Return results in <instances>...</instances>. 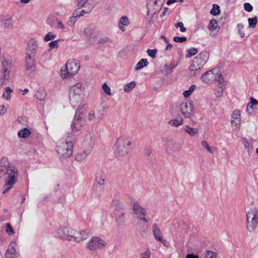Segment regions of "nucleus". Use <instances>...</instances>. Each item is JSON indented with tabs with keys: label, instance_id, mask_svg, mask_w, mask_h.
Wrapping results in <instances>:
<instances>
[{
	"label": "nucleus",
	"instance_id": "nucleus-52",
	"mask_svg": "<svg viewBox=\"0 0 258 258\" xmlns=\"http://www.w3.org/2000/svg\"><path fill=\"white\" fill-rule=\"evenodd\" d=\"M157 241L160 242L164 246L168 247L170 246L169 242L164 238L163 236L160 237Z\"/></svg>",
	"mask_w": 258,
	"mask_h": 258
},
{
	"label": "nucleus",
	"instance_id": "nucleus-3",
	"mask_svg": "<svg viewBox=\"0 0 258 258\" xmlns=\"http://www.w3.org/2000/svg\"><path fill=\"white\" fill-rule=\"evenodd\" d=\"M85 88L81 83H78L72 86L69 93V99L72 106L75 108L77 107L79 111L80 104L82 102L84 97Z\"/></svg>",
	"mask_w": 258,
	"mask_h": 258
},
{
	"label": "nucleus",
	"instance_id": "nucleus-34",
	"mask_svg": "<svg viewBox=\"0 0 258 258\" xmlns=\"http://www.w3.org/2000/svg\"><path fill=\"white\" fill-rule=\"evenodd\" d=\"M31 134L30 131L27 128L20 130L18 133V136L21 138H26Z\"/></svg>",
	"mask_w": 258,
	"mask_h": 258
},
{
	"label": "nucleus",
	"instance_id": "nucleus-46",
	"mask_svg": "<svg viewBox=\"0 0 258 258\" xmlns=\"http://www.w3.org/2000/svg\"><path fill=\"white\" fill-rule=\"evenodd\" d=\"M177 65H178V63H177L175 65H173V66H172V67H170L167 64H165L164 66V68L165 69L164 74L166 75H167L170 74L172 72L173 69L174 68H175Z\"/></svg>",
	"mask_w": 258,
	"mask_h": 258
},
{
	"label": "nucleus",
	"instance_id": "nucleus-7",
	"mask_svg": "<svg viewBox=\"0 0 258 258\" xmlns=\"http://www.w3.org/2000/svg\"><path fill=\"white\" fill-rule=\"evenodd\" d=\"M247 229L250 232H253L258 225V211L251 209L246 213Z\"/></svg>",
	"mask_w": 258,
	"mask_h": 258
},
{
	"label": "nucleus",
	"instance_id": "nucleus-9",
	"mask_svg": "<svg viewBox=\"0 0 258 258\" xmlns=\"http://www.w3.org/2000/svg\"><path fill=\"white\" fill-rule=\"evenodd\" d=\"M107 243L99 237L93 236L87 244V248L90 250L100 249L106 246Z\"/></svg>",
	"mask_w": 258,
	"mask_h": 258
},
{
	"label": "nucleus",
	"instance_id": "nucleus-29",
	"mask_svg": "<svg viewBox=\"0 0 258 258\" xmlns=\"http://www.w3.org/2000/svg\"><path fill=\"white\" fill-rule=\"evenodd\" d=\"M218 71L216 72V73L214 75L213 80H215L219 82V85H224L225 86V81L223 77V76L221 73L219 72V70L218 69H216Z\"/></svg>",
	"mask_w": 258,
	"mask_h": 258
},
{
	"label": "nucleus",
	"instance_id": "nucleus-43",
	"mask_svg": "<svg viewBox=\"0 0 258 258\" xmlns=\"http://www.w3.org/2000/svg\"><path fill=\"white\" fill-rule=\"evenodd\" d=\"M225 88L224 85H218L217 89L216 91L215 94L217 97H220L223 94V91Z\"/></svg>",
	"mask_w": 258,
	"mask_h": 258
},
{
	"label": "nucleus",
	"instance_id": "nucleus-16",
	"mask_svg": "<svg viewBox=\"0 0 258 258\" xmlns=\"http://www.w3.org/2000/svg\"><path fill=\"white\" fill-rule=\"evenodd\" d=\"M73 229H69L67 227H60L57 231V234L60 238L71 241L72 240V234L71 232Z\"/></svg>",
	"mask_w": 258,
	"mask_h": 258
},
{
	"label": "nucleus",
	"instance_id": "nucleus-48",
	"mask_svg": "<svg viewBox=\"0 0 258 258\" xmlns=\"http://www.w3.org/2000/svg\"><path fill=\"white\" fill-rule=\"evenodd\" d=\"M217 253L213 251L208 250L205 254V258H216Z\"/></svg>",
	"mask_w": 258,
	"mask_h": 258
},
{
	"label": "nucleus",
	"instance_id": "nucleus-40",
	"mask_svg": "<svg viewBox=\"0 0 258 258\" xmlns=\"http://www.w3.org/2000/svg\"><path fill=\"white\" fill-rule=\"evenodd\" d=\"M12 92V90L10 87H7L5 89V92L3 94V98L6 100H9L11 98V93Z\"/></svg>",
	"mask_w": 258,
	"mask_h": 258
},
{
	"label": "nucleus",
	"instance_id": "nucleus-37",
	"mask_svg": "<svg viewBox=\"0 0 258 258\" xmlns=\"http://www.w3.org/2000/svg\"><path fill=\"white\" fill-rule=\"evenodd\" d=\"M186 51L187 54H186L185 56L186 58H189L196 54L198 52V50L196 48L191 47L187 49Z\"/></svg>",
	"mask_w": 258,
	"mask_h": 258
},
{
	"label": "nucleus",
	"instance_id": "nucleus-2",
	"mask_svg": "<svg viewBox=\"0 0 258 258\" xmlns=\"http://www.w3.org/2000/svg\"><path fill=\"white\" fill-rule=\"evenodd\" d=\"M74 136L69 133L56 143V151L59 158L67 159L73 154Z\"/></svg>",
	"mask_w": 258,
	"mask_h": 258
},
{
	"label": "nucleus",
	"instance_id": "nucleus-51",
	"mask_svg": "<svg viewBox=\"0 0 258 258\" xmlns=\"http://www.w3.org/2000/svg\"><path fill=\"white\" fill-rule=\"evenodd\" d=\"M77 18H76L73 15L71 17L68 21V25L71 27H73L77 21Z\"/></svg>",
	"mask_w": 258,
	"mask_h": 258
},
{
	"label": "nucleus",
	"instance_id": "nucleus-64",
	"mask_svg": "<svg viewBox=\"0 0 258 258\" xmlns=\"http://www.w3.org/2000/svg\"><path fill=\"white\" fill-rule=\"evenodd\" d=\"M150 252L149 250H147L145 253L141 254V258H150Z\"/></svg>",
	"mask_w": 258,
	"mask_h": 258
},
{
	"label": "nucleus",
	"instance_id": "nucleus-58",
	"mask_svg": "<svg viewBox=\"0 0 258 258\" xmlns=\"http://www.w3.org/2000/svg\"><path fill=\"white\" fill-rule=\"evenodd\" d=\"M112 204H114L116 206L115 209L116 210H117L118 208L119 209H121L122 210H123V208H124L123 205L122 203L119 202L118 201H113Z\"/></svg>",
	"mask_w": 258,
	"mask_h": 258
},
{
	"label": "nucleus",
	"instance_id": "nucleus-14",
	"mask_svg": "<svg viewBox=\"0 0 258 258\" xmlns=\"http://www.w3.org/2000/svg\"><path fill=\"white\" fill-rule=\"evenodd\" d=\"M72 235V240L77 242L84 241L89 237L90 233L88 230H76L73 229L71 232Z\"/></svg>",
	"mask_w": 258,
	"mask_h": 258
},
{
	"label": "nucleus",
	"instance_id": "nucleus-32",
	"mask_svg": "<svg viewBox=\"0 0 258 258\" xmlns=\"http://www.w3.org/2000/svg\"><path fill=\"white\" fill-rule=\"evenodd\" d=\"M148 64V60L145 58L141 59L136 64L135 70H140L143 68L144 67L147 66Z\"/></svg>",
	"mask_w": 258,
	"mask_h": 258
},
{
	"label": "nucleus",
	"instance_id": "nucleus-1",
	"mask_svg": "<svg viewBox=\"0 0 258 258\" xmlns=\"http://www.w3.org/2000/svg\"><path fill=\"white\" fill-rule=\"evenodd\" d=\"M0 173L3 174L2 177L5 182L4 186L5 189L3 191V194H5L12 189L17 182L18 170L15 165L9 163L7 158L3 157L0 162Z\"/></svg>",
	"mask_w": 258,
	"mask_h": 258
},
{
	"label": "nucleus",
	"instance_id": "nucleus-11",
	"mask_svg": "<svg viewBox=\"0 0 258 258\" xmlns=\"http://www.w3.org/2000/svg\"><path fill=\"white\" fill-rule=\"evenodd\" d=\"M132 204V210L135 217L146 223L148 222V221L145 218L146 209L143 208L137 201L134 202Z\"/></svg>",
	"mask_w": 258,
	"mask_h": 258
},
{
	"label": "nucleus",
	"instance_id": "nucleus-47",
	"mask_svg": "<svg viewBox=\"0 0 258 258\" xmlns=\"http://www.w3.org/2000/svg\"><path fill=\"white\" fill-rule=\"evenodd\" d=\"M59 39H57L52 41H51L49 43L48 45L50 47V49L51 50L54 48H57L58 47V43L59 42Z\"/></svg>",
	"mask_w": 258,
	"mask_h": 258
},
{
	"label": "nucleus",
	"instance_id": "nucleus-59",
	"mask_svg": "<svg viewBox=\"0 0 258 258\" xmlns=\"http://www.w3.org/2000/svg\"><path fill=\"white\" fill-rule=\"evenodd\" d=\"M84 140L86 142H88L89 143L90 145H91L92 143H90V142H92V140H93L92 134L90 133H87L85 137Z\"/></svg>",
	"mask_w": 258,
	"mask_h": 258
},
{
	"label": "nucleus",
	"instance_id": "nucleus-13",
	"mask_svg": "<svg viewBox=\"0 0 258 258\" xmlns=\"http://www.w3.org/2000/svg\"><path fill=\"white\" fill-rule=\"evenodd\" d=\"M38 44L34 38H31L28 42L25 50V56L35 57Z\"/></svg>",
	"mask_w": 258,
	"mask_h": 258
},
{
	"label": "nucleus",
	"instance_id": "nucleus-39",
	"mask_svg": "<svg viewBox=\"0 0 258 258\" xmlns=\"http://www.w3.org/2000/svg\"><path fill=\"white\" fill-rule=\"evenodd\" d=\"M136 83L135 81H132L131 83L125 85L124 88V91L126 92H129L132 91L136 86Z\"/></svg>",
	"mask_w": 258,
	"mask_h": 258
},
{
	"label": "nucleus",
	"instance_id": "nucleus-8",
	"mask_svg": "<svg viewBox=\"0 0 258 258\" xmlns=\"http://www.w3.org/2000/svg\"><path fill=\"white\" fill-rule=\"evenodd\" d=\"M24 67L25 75L30 78H33L35 76L36 70L35 57L25 56Z\"/></svg>",
	"mask_w": 258,
	"mask_h": 258
},
{
	"label": "nucleus",
	"instance_id": "nucleus-57",
	"mask_svg": "<svg viewBox=\"0 0 258 258\" xmlns=\"http://www.w3.org/2000/svg\"><path fill=\"white\" fill-rule=\"evenodd\" d=\"M108 42H112V40L111 39L107 37H103L98 40L99 44H103Z\"/></svg>",
	"mask_w": 258,
	"mask_h": 258
},
{
	"label": "nucleus",
	"instance_id": "nucleus-44",
	"mask_svg": "<svg viewBox=\"0 0 258 258\" xmlns=\"http://www.w3.org/2000/svg\"><path fill=\"white\" fill-rule=\"evenodd\" d=\"M56 37V35L52 32H48L44 37V40L45 41H48L54 39Z\"/></svg>",
	"mask_w": 258,
	"mask_h": 258
},
{
	"label": "nucleus",
	"instance_id": "nucleus-17",
	"mask_svg": "<svg viewBox=\"0 0 258 258\" xmlns=\"http://www.w3.org/2000/svg\"><path fill=\"white\" fill-rule=\"evenodd\" d=\"M83 126V120L80 114L77 111L71 127L73 132L79 131Z\"/></svg>",
	"mask_w": 258,
	"mask_h": 258
},
{
	"label": "nucleus",
	"instance_id": "nucleus-23",
	"mask_svg": "<svg viewBox=\"0 0 258 258\" xmlns=\"http://www.w3.org/2000/svg\"><path fill=\"white\" fill-rule=\"evenodd\" d=\"M94 8V6L92 5H89V7L87 10H83L81 8H78L74 12L73 15L76 18L83 16L85 14H88L90 13Z\"/></svg>",
	"mask_w": 258,
	"mask_h": 258
},
{
	"label": "nucleus",
	"instance_id": "nucleus-31",
	"mask_svg": "<svg viewBox=\"0 0 258 258\" xmlns=\"http://www.w3.org/2000/svg\"><path fill=\"white\" fill-rule=\"evenodd\" d=\"M168 148L170 150L173 152L179 151L180 149V147L178 144L174 141L168 142Z\"/></svg>",
	"mask_w": 258,
	"mask_h": 258
},
{
	"label": "nucleus",
	"instance_id": "nucleus-24",
	"mask_svg": "<svg viewBox=\"0 0 258 258\" xmlns=\"http://www.w3.org/2000/svg\"><path fill=\"white\" fill-rule=\"evenodd\" d=\"M92 147L90 149L78 152L75 155V160L78 162H82L84 160L91 151Z\"/></svg>",
	"mask_w": 258,
	"mask_h": 258
},
{
	"label": "nucleus",
	"instance_id": "nucleus-41",
	"mask_svg": "<svg viewBox=\"0 0 258 258\" xmlns=\"http://www.w3.org/2000/svg\"><path fill=\"white\" fill-rule=\"evenodd\" d=\"M13 25V20L12 18H9L4 21L3 25L7 28H11Z\"/></svg>",
	"mask_w": 258,
	"mask_h": 258
},
{
	"label": "nucleus",
	"instance_id": "nucleus-20",
	"mask_svg": "<svg viewBox=\"0 0 258 258\" xmlns=\"http://www.w3.org/2000/svg\"><path fill=\"white\" fill-rule=\"evenodd\" d=\"M218 71L216 69H213L205 72L201 77L202 81L206 83H210L213 80L214 75Z\"/></svg>",
	"mask_w": 258,
	"mask_h": 258
},
{
	"label": "nucleus",
	"instance_id": "nucleus-18",
	"mask_svg": "<svg viewBox=\"0 0 258 258\" xmlns=\"http://www.w3.org/2000/svg\"><path fill=\"white\" fill-rule=\"evenodd\" d=\"M125 213L122 211L115 212V221L117 226L119 229H122L125 226Z\"/></svg>",
	"mask_w": 258,
	"mask_h": 258
},
{
	"label": "nucleus",
	"instance_id": "nucleus-53",
	"mask_svg": "<svg viewBox=\"0 0 258 258\" xmlns=\"http://www.w3.org/2000/svg\"><path fill=\"white\" fill-rule=\"evenodd\" d=\"M148 54L152 58H155L156 54L157 52V50L156 49H148L147 51Z\"/></svg>",
	"mask_w": 258,
	"mask_h": 258
},
{
	"label": "nucleus",
	"instance_id": "nucleus-61",
	"mask_svg": "<svg viewBox=\"0 0 258 258\" xmlns=\"http://www.w3.org/2000/svg\"><path fill=\"white\" fill-rule=\"evenodd\" d=\"M170 12V11L169 9H168V8H165L164 9V11L160 15V17L163 18L166 14H169Z\"/></svg>",
	"mask_w": 258,
	"mask_h": 258
},
{
	"label": "nucleus",
	"instance_id": "nucleus-42",
	"mask_svg": "<svg viewBox=\"0 0 258 258\" xmlns=\"http://www.w3.org/2000/svg\"><path fill=\"white\" fill-rule=\"evenodd\" d=\"M248 22L249 27L251 28H254L257 23V17H254V18H248Z\"/></svg>",
	"mask_w": 258,
	"mask_h": 258
},
{
	"label": "nucleus",
	"instance_id": "nucleus-50",
	"mask_svg": "<svg viewBox=\"0 0 258 258\" xmlns=\"http://www.w3.org/2000/svg\"><path fill=\"white\" fill-rule=\"evenodd\" d=\"M102 89L106 94L111 95L110 88L106 83H104L102 85Z\"/></svg>",
	"mask_w": 258,
	"mask_h": 258
},
{
	"label": "nucleus",
	"instance_id": "nucleus-54",
	"mask_svg": "<svg viewBox=\"0 0 258 258\" xmlns=\"http://www.w3.org/2000/svg\"><path fill=\"white\" fill-rule=\"evenodd\" d=\"M187 38L186 37L182 36V37H178L175 36L173 38V40L174 41L176 42H185Z\"/></svg>",
	"mask_w": 258,
	"mask_h": 258
},
{
	"label": "nucleus",
	"instance_id": "nucleus-33",
	"mask_svg": "<svg viewBox=\"0 0 258 258\" xmlns=\"http://www.w3.org/2000/svg\"><path fill=\"white\" fill-rule=\"evenodd\" d=\"M129 22L127 17L126 16H123L119 20L118 26L120 29L122 30L124 27L127 26Z\"/></svg>",
	"mask_w": 258,
	"mask_h": 258
},
{
	"label": "nucleus",
	"instance_id": "nucleus-45",
	"mask_svg": "<svg viewBox=\"0 0 258 258\" xmlns=\"http://www.w3.org/2000/svg\"><path fill=\"white\" fill-rule=\"evenodd\" d=\"M217 21L215 19H212L210 21L209 29L210 31H214L217 28Z\"/></svg>",
	"mask_w": 258,
	"mask_h": 258
},
{
	"label": "nucleus",
	"instance_id": "nucleus-15",
	"mask_svg": "<svg viewBox=\"0 0 258 258\" xmlns=\"http://www.w3.org/2000/svg\"><path fill=\"white\" fill-rule=\"evenodd\" d=\"M9 64L7 61L4 60L2 62V76L0 78V86L6 84L9 78V72L8 71Z\"/></svg>",
	"mask_w": 258,
	"mask_h": 258
},
{
	"label": "nucleus",
	"instance_id": "nucleus-4",
	"mask_svg": "<svg viewBox=\"0 0 258 258\" xmlns=\"http://www.w3.org/2000/svg\"><path fill=\"white\" fill-rule=\"evenodd\" d=\"M132 145L131 139L126 136L119 137L114 147V153L116 156H123L127 154L130 150Z\"/></svg>",
	"mask_w": 258,
	"mask_h": 258
},
{
	"label": "nucleus",
	"instance_id": "nucleus-56",
	"mask_svg": "<svg viewBox=\"0 0 258 258\" xmlns=\"http://www.w3.org/2000/svg\"><path fill=\"white\" fill-rule=\"evenodd\" d=\"M175 27L176 28L179 27L180 28V31L181 32H184L186 31V29L184 27L183 24V23L182 22H179L177 23H176L175 24Z\"/></svg>",
	"mask_w": 258,
	"mask_h": 258
},
{
	"label": "nucleus",
	"instance_id": "nucleus-60",
	"mask_svg": "<svg viewBox=\"0 0 258 258\" xmlns=\"http://www.w3.org/2000/svg\"><path fill=\"white\" fill-rule=\"evenodd\" d=\"M244 8L245 11L248 12H250L252 11V6L248 3H245L244 4Z\"/></svg>",
	"mask_w": 258,
	"mask_h": 258
},
{
	"label": "nucleus",
	"instance_id": "nucleus-6",
	"mask_svg": "<svg viewBox=\"0 0 258 258\" xmlns=\"http://www.w3.org/2000/svg\"><path fill=\"white\" fill-rule=\"evenodd\" d=\"M209 53L204 51L195 57L189 67L190 71L196 72L200 70L206 63L209 58Z\"/></svg>",
	"mask_w": 258,
	"mask_h": 258
},
{
	"label": "nucleus",
	"instance_id": "nucleus-28",
	"mask_svg": "<svg viewBox=\"0 0 258 258\" xmlns=\"http://www.w3.org/2000/svg\"><path fill=\"white\" fill-rule=\"evenodd\" d=\"M183 130L191 137L196 136L199 132V130L197 128H193L187 125H184L183 126Z\"/></svg>",
	"mask_w": 258,
	"mask_h": 258
},
{
	"label": "nucleus",
	"instance_id": "nucleus-19",
	"mask_svg": "<svg viewBox=\"0 0 258 258\" xmlns=\"http://www.w3.org/2000/svg\"><path fill=\"white\" fill-rule=\"evenodd\" d=\"M231 124L236 129L239 127L241 123L240 112L239 110H234L231 115Z\"/></svg>",
	"mask_w": 258,
	"mask_h": 258
},
{
	"label": "nucleus",
	"instance_id": "nucleus-22",
	"mask_svg": "<svg viewBox=\"0 0 258 258\" xmlns=\"http://www.w3.org/2000/svg\"><path fill=\"white\" fill-rule=\"evenodd\" d=\"M106 176L101 169L97 170L95 173V180L100 185H104L105 183Z\"/></svg>",
	"mask_w": 258,
	"mask_h": 258
},
{
	"label": "nucleus",
	"instance_id": "nucleus-26",
	"mask_svg": "<svg viewBox=\"0 0 258 258\" xmlns=\"http://www.w3.org/2000/svg\"><path fill=\"white\" fill-rule=\"evenodd\" d=\"M153 235L156 240L159 239L163 236L162 231L160 229L159 225L157 223L153 224L152 227Z\"/></svg>",
	"mask_w": 258,
	"mask_h": 258
},
{
	"label": "nucleus",
	"instance_id": "nucleus-55",
	"mask_svg": "<svg viewBox=\"0 0 258 258\" xmlns=\"http://www.w3.org/2000/svg\"><path fill=\"white\" fill-rule=\"evenodd\" d=\"M6 231V232L10 235H12L14 234V231L13 230L10 223H7Z\"/></svg>",
	"mask_w": 258,
	"mask_h": 258
},
{
	"label": "nucleus",
	"instance_id": "nucleus-36",
	"mask_svg": "<svg viewBox=\"0 0 258 258\" xmlns=\"http://www.w3.org/2000/svg\"><path fill=\"white\" fill-rule=\"evenodd\" d=\"M197 86L195 85H191L188 90H185L183 93V95L184 97L187 98L189 97L191 94L194 91L195 89L196 88Z\"/></svg>",
	"mask_w": 258,
	"mask_h": 258
},
{
	"label": "nucleus",
	"instance_id": "nucleus-27",
	"mask_svg": "<svg viewBox=\"0 0 258 258\" xmlns=\"http://www.w3.org/2000/svg\"><path fill=\"white\" fill-rule=\"evenodd\" d=\"M84 33L90 42L93 43L95 41L94 31L92 29L87 28L84 30Z\"/></svg>",
	"mask_w": 258,
	"mask_h": 258
},
{
	"label": "nucleus",
	"instance_id": "nucleus-25",
	"mask_svg": "<svg viewBox=\"0 0 258 258\" xmlns=\"http://www.w3.org/2000/svg\"><path fill=\"white\" fill-rule=\"evenodd\" d=\"M103 114L99 112H95L94 111H90L88 114V119L90 121L94 120L97 122H99L102 120Z\"/></svg>",
	"mask_w": 258,
	"mask_h": 258
},
{
	"label": "nucleus",
	"instance_id": "nucleus-12",
	"mask_svg": "<svg viewBox=\"0 0 258 258\" xmlns=\"http://www.w3.org/2000/svg\"><path fill=\"white\" fill-rule=\"evenodd\" d=\"M182 115L185 118H190L194 115V106L191 102H183L179 105Z\"/></svg>",
	"mask_w": 258,
	"mask_h": 258
},
{
	"label": "nucleus",
	"instance_id": "nucleus-10",
	"mask_svg": "<svg viewBox=\"0 0 258 258\" xmlns=\"http://www.w3.org/2000/svg\"><path fill=\"white\" fill-rule=\"evenodd\" d=\"M165 0H150L147 4L148 15L153 16L158 13L162 9Z\"/></svg>",
	"mask_w": 258,
	"mask_h": 258
},
{
	"label": "nucleus",
	"instance_id": "nucleus-63",
	"mask_svg": "<svg viewBox=\"0 0 258 258\" xmlns=\"http://www.w3.org/2000/svg\"><path fill=\"white\" fill-rule=\"evenodd\" d=\"M145 154L147 156H149L152 152L151 148L150 147H147L145 149L144 151Z\"/></svg>",
	"mask_w": 258,
	"mask_h": 258
},
{
	"label": "nucleus",
	"instance_id": "nucleus-21",
	"mask_svg": "<svg viewBox=\"0 0 258 258\" xmlns=\"http://www.w3.org/2000/svg\"><path fill=\"white\" fill-rule=\"evenodd\" d=\"M16 245L17 243L15 242L10 243L5 254L6 258H16L17 257V253L15 249Z\"/></svg>",
	"mask_w": 258,
	"mask_h": 258
},
{
	"label": "nucleus",
	"instance_id": "nucleus-30",
	"mask_svg": "<svg viewBox=\"0 0 258 258\" xmlns=\"http://www.w3.org/2000/svg\"><path fill=\"white\" fill-rule=\"evenodd\" d=\"M46 96V92L43 88H39L36 92L35 97L37 99L40 101H43Z\"/></svg>",
	"mask_w": 258,
	"mask_h": 258
},
{
	"label": "nucleus",
	"instance_id": "nucleus-62",
	"mask_svg": "<svg viewBox=\"0 0 258 258\" xmlns=\"http://www.w3.org/2000/svg\"><path fill=\"white\" fill-rule=\"evenodd\" d=\"M57 22V26L58 28H60L61 30L64 29V25L63 24V23L61 22V21L59 20L58 19H56Z\"/></svg>",
	"mask_w": 258,
	"mask_h": 258
},
{
	"label": "nucleus",
	"instance_id": "nucleus-38",
	"mask_svg": "<svg viewBox=\"0 0 258 258\" xmlns=\"http://www.w3.org/2000/svg\"><path fill=\"white\" fill-rule=\"evenodd\" d=\"M220 7L217 4H213L212 9L210 11V14L213 16H217L220 14Z\"/></svg>",
	"mask_w": 258,
	"mask_h": 258
},
{
	"label": "nucleus",
	"instance_id": "nucleus-49",
	"mask_svg": "<svg viewBox=\"0 0 258 258\" xmlns=\"http://www.w3.org/2000/svg\"><path fill=\"white\" fill-rule=\"evenodd\" d=\"M202 146L206 148L207 150L210 153H213V151L211 149V148L209 145L208 142L206 141H203L201 142Z\"/></svg>",
	"mask_w": 258,
	"mask_h": 258
},
{
	"label": "nucleus",
	"instance_id": "nucleus-35",
	"mask_svg": "<svg viewBox=\"0 0 258 258\" xmlns=\"http://www.w3.org/2000/svg\"><path fill=\"white\" fill-rule=\"evenodd\" d=\"M168 124L173 126H174V127H178L179 125L183 124V119H181L180 120H178L177 119H172L168 122Z\"/></svg>",
	"mask_w": 258,
	"mask_h": 258
},
{
	"label": "nucleus",
	"instance_id": "nucleus-5",
	"mask_svg": "<svg viewBox=\"0 0 258 258\" xmlns=\"http://www.w3.org/2000/svg\"><path fill=\"white\" fill-rule=\"evenodd\" d=\"M80 63L75 60H69L65 66L64 69L61 70V77L67 78L78 73L80 69Z\"/></svg>",
	"mask_w": 258,
	"mask_h": 258
}]
</instances>
